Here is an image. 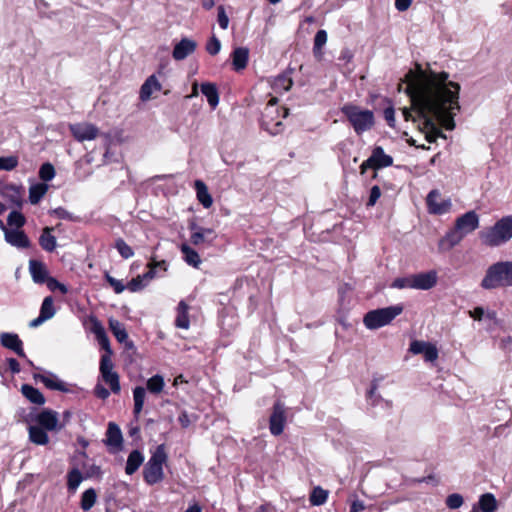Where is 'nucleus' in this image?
<instances>
[{
  "label": "nucleus",
  "instance_id": "nucleus-31",
  "mask_svg": "<svg viewBox=\"0 0 512 512\" xmlns=\"http://www.w3.org/2000/svg\"><path fill=\"white\" fill-rule=\"evenodd\" d=\"M52 230L53 228L50 227L44 228L39 238L40 246L47 252L54 251L57 245L56 238L52 235Z\"/></svg>",
  "mask_w": 512,
  "mask_h": 512
},
{
  "label": "nucleus",
  "instance_id": "nucleus-10",
  "mask_svg": "<svg viewBox=\"0 0 512 512\" xmlns=\"http://www.w3.org/2000/svg\"><path fill=\"white\" fill-rule=\"evenodd\" d=\"M114 364L108 357L100 359V374L103 381L109 385L111 392L118 394L121 390L119 375L113 370Z\"/></svg>",
  "mask_w": 512,
  "mask_h": 512
},
{
  "label": "nucleus",
  "instance_id": "nucleus-9",
  "mask_svg": "<svg viewBox=\"0 0 512 512\" xmlns=\"http://www.w3.org/2000/svg\"><path fill=\"white\" fill-rule=\"evenodd\" d=\"M428 212L434 215H443L451 211V199L442 197L439 190H431L426 197Z\"/></svg>",
  "mask_w": 512,
  "mask_h": 512
},
{
  "label": "nucleus",
  "instance_id": "nucleus-13",
  "mask_svg": "<svg viewBox=\"0 0 512 512\" xmlns=\"http://www.w3.org/2000/svg\"><path fill=\"white\" fill-rule=\"evenodd\" d=\"M37 425L47 431H59L63 425H59L58 413L51 409H44L36 416Z\"/></svg>",
  "mask_w": 512,
  "mask_h": 512
},
{
  "label": "nucleus",
  "instance_id": "nucleus-28",
  "mask_svg": "<svg viewBox=\"0 0 512 512\" xmlns=\"http://www.w3.org/2000/svg\"><path fill=\"white\" fill-rule=\"evenodd\" d=\"M194 187L198 201L203 205L204 208H210L213 204V199L208 191L206 184L201 180H196Z\"/></svg>",
  "mask_w": 512,
  "mask_h": 512
},
{
  "label": "nucleus",
  "instance_id": "nucleus-15",
  "mask_svg": "<svg viewBox=\"0 0 512 512\" xmlns=\"http://www.w3.org/2000/svg\"><path fill=\"white\" fill-rule=\"evenodd\" d=\"M1 345L15 352L19 357L26 358V354L23 349V342L19 338L18 334L11 332H3L0 334Z\"/></svg>",
  "mask_w": 512,
  "mask_h": 512
},
{
  "label": "nucleus",
  "instance_id": "nucleus-11",
  "mask_svg": "<svg viewBox=\"0 0 512 512\" xmlns=\"http://www.w3.org/2000/svg\"><path fill=\"white\" fill-rule=\"evenodd\" d=\"M72 136L78 142L91 141L98 137L100 131L97 126L89 122H79L69 125Z\"/></svg>",
  "mask_w": 512,
  "mask_h": 512
},
{
  "label": "nucleus",
  "instance_id": "nucleus-48",
  "mask_svg": "<svg viewBox=\"0 0 512 512\" xmlns=\"http://www.w3.org/2000/svg\"><path fill=\"white\" fill-rule=\"evenodd\" d=\"M115 248L124 259H129L134 255L133 249L121 238L116 240Z\"/></svg>",
  "mask_w": 512,
  "mask_h": 512
},
{
  "label": "nucleus",
  "instance_id": "nucleus-54",
  "mask_svg": "<svg viewBox=\"0 0 512 512\" xmlns=\"http://www.w3.org/2000/svg\"><path fill=\"white\" fill-rule=\"evenodd\" d=\"M99 345L101 346V348L105 351L104 354H102L101 356V359H104L106 357H108V359H112V349H111V346H110V341H109V338L107 337V335H104V336H101L97 339Z\"/></svg>",
  "mask_w": 512,
  "mask_h": 512
},
{
  "label": "nucleus",
  "instance_id": "nucleus-17",
  "mask_svg": "<svg viewBox=\"0 0 512 512\" xmlns=\"http://www.w3.org/2000/svg\"><path fill=\"white\" fill-rule=\"evenodd\" d=\"M416 290H429L437 284L438 275L435 270L413 274Z\"/></svg>",
  "mask_w": 512,
  "mask_h": 512
},
{
  "label": "nucleus",
  "instance_id": "nucleus-63",
  "mask_svg": "<svg viewBox=\"0 0 512 512\" xmlns=\"http://www.w3.org/2000/svg\"><path fill=\"white\" fill-rule=\"evenodd\" d=\"M218 23L222 29H227L228 24H229V19H228V16L226 15V12H225V9L223 6L218 7Z\"/></svg>",
  "mask_w": 512,
  "mask_h": 512
},
{
  "label": "nucleus",
  "instance_id": "nucleus-55",
  "mask_svg": "<svg viewBox=\"0 0 512 512\" xmlns=\"http://www.w3.org/2000/svg\"><path fill=\"white\" fill-rule=\"evenodd\" d=\"M429 342L414 340L410 343L409 351L413 354H423Z\"/></svg>",
  "mask_w": 512,
  "mask_h": 512
},
{
  "label": "nucleus",
  "instance_id": "nucleus-45",
  "mask_svg": "<svg viewBox=\"0 0 512 512\" xmlns=\"http://www.w3.org/2000/svg\"><path fill=\"white\" fill-rule=\"evenodd\" d=\"M83 480L82 474L78 469H72L68 473V489L71 491H75Z\"/></svg>",
  "mask_w": 512,
  "mask_h": 512
},
{
  "label": "nucleus",
  "instance_id": "nucleus-19",
  "mask_svg": "<svg viewBox=\"0 0 512 512\" xmlns=\"http://www.w3.org/2000/svg\"><path fill=\"white\" fill-rule=\"evenodd\" d=\"M196 47L197 44L194 40L183 38L174 46L172 56L177 61L184 60L196 50Z\"/></svg>",
  "mask_w": 512,
  "mask_h": 512
},
{
  "label": "nucleus",
  "instance_id": "nucleus-32",
  "mask_svg": "<svg viewBox=\"0 0 512 512\" xmlns=\"http://www.w3.org/2000/svg\"><path fill=\"white\" fill-rule=\"evenodd\" d=\"M180 250L183 254L184 261L194 268H198L201 264V258L199 254L192 249L188 244L184 243L180 246Z\"/></svg>",
  "mask_w": 512,
  "mask_h": 512
},
{
  "label": "nucleus",
  "instance_id": "nucleus-25",
  "mask_svg": "<svg viewBox=\"0 0 512 512\" xmlns=\"http://www.w3.org/2000/svg\"><path fill=\"white\" fill-rule=\"evenodd\" d=\"M144 460L145 457L141 451L137 449L131 451L126 461L125 473L127 475L134 474L143 464Z\"/></svg>",
  "mask_w": 512,
  "mask_h": 512
},
{
  "label": "nucleus",
  "instance_id": "nucleus-36",
  "mask_svg": "<svg viewBox=\"0 0 512 512\" xmlns=\"http://www.w3.org/2000/svg\"><path fill=\"white\" fill-rule=\"evenodd\" d=\"M145 396H146V391L142 386H137L134 388V390H133V399H134L133 412L136 416H138L143 409Z\"/></svg>",
  "mask_w": 512,
  "mask_h": 512
},
{
  "label": "nucleus",
  "instance_id": "nucleus-57",
  "mask_svg": "<svg viewBox=\"0 0 512 512\" xmlns=\"http://www.w3.org/2000/svg\"><path fill=\"white\" fill-rule=\"evenodd\" d=\"M221 49V43L218 38L213 36L210 41L207 43L206 50L211 55H216L219 53Z\"/></svg>",
  "mask_w": 512,
  "mask_h": 512
},
{
  "label": "nucleus",
  "instance_id": "nucleus-40",
  "mask_svg": "<svg viewBox=\"0 0 512 512\" xmlns=\"http://www.w3.org/2000/svg\"><path fill=\"white\" fill-rule=\"evenodd\" d=\"M292 84V79L283 74L274 79L272 87L276 92H287L291 88Z\"/></svg>",
  "mask_w": 512,
  "mask_h": 512
},
{
  "label": "nucleus",
  "instance_id": "nucleus-52",
  "mask_svg": "<svg viewBox=\"0 0 512 512\" xmlns=\"http://www.w3.org/2000/svg\"><path fill=\"white\" fill-rule=\"evenodd\" d=\"M47 287L50 291L59 290L63 295L68 293V288L66 285L60 283L54 277H49L46 280Z\"/></svg>",
  "mask_w": 512,
  "mask_h": 512
},
{
  "label": "nucleus",
  "instance_id": "nucleus-59",
  "mask_svg": "<svg viewBox=\"0 0 512 512\" xmlns=\"http://www.w3.org/2000/svg\"><path fill=\"white\" fill-rule=\"evenodd\" d=\"M146 286V283H142V279L137 276L128 282L126 288L131 292H136L143 289Z\"/></svg>",
  "mask_w": 512,
  "mask_h": 512
},
{
  "label": "nucleus",
  "instance_id": "nucleus-6",
  "mask_svg": "<svg viewBox=\"0 0 512 512\" xmlns=\"http://www.w3.org/2000/svg\"><path fill=\"white\" fill-rule=\"evenodd\" d=\"M167 459L168 455L166 453L165 445H158L144 466L143 477L147 484L154 485L163 480V465L167 462Z\"/></svg>",
  "mask_w": 512,
  "mask_h": 512
},
{
  "label": "nucleus",
  "instance_id": "nucleus-27",
  "mask_svg": "<svg viewBox=\"0 0 512 512\" xmlns=\"http://www.w3.org/2000/svg\"><path fill=\"white\" fill-rule=\"evenodd\" d=\"M21 393L27 400H29L33 404H36V405L45 404L46 400H45L44 395L40 392V390L33 387L32 385L23 384L21 386Z\"/></svg>",
  "mask_w": 512,
  "mask_h": 512
},
{
  "label": "nucleus",
  "instance_id": "nucleus-16",
  "mask_svg": "<svg viewBox=\"0 0 512 512\" xmlns=\"http://www.w3.org/2000/svg\"><path fill=\"white\" fill-rule=\"evenodd\" d=\"M33 378L37 382H41L46 388L50 390H56L61 392H69L67 384L60 380L57 375L47 372L44 374H34Z\"/></svg>",
  "mask_w": 512,
  "mask_h": 512
},
{
  "label": "nucleus",
  "instance_id": "nucleus-26",
  "mask_svg": "<svg viewBox=\"0 0 512 512\" xmlns=\"http://www.w3.org/2000/svg\"><path fill=\"white\" fill-rule=\"evenodd\" d=\"M249 59V50L246 47H238L232 52V64L235 71L246 68Z\"/></svg>",
  "mask_w": 512,
  "mask_h": 512
},
{
  "label": "nucleus",
  "instance_id": "nucleus-58",
  "mask_svg": "<svg viewBox=\"0 0 512 512\" xmlns=\"http://www.w3.org/2000/svg\"><path fill=\"white\" fill-rule=\"evenodd\" d=\"M106 280L110 284L111 287H113L115 293L120 294L125 290V286L122 283V281L117 280L116 278L110 276L109 274H106Z\"/></svg>",
  "mask_w": 512,
  "mask_h": 512
},
{
  "label": "nucleus",
  "instance_id": "nucleus-18",
  "mask_svg": "<svg viewBox=\"0 0 512 512\" xmlns=\"http://www.w3.org/2000/svg\"><path fill=\"white\" fill-rule=\"evenodd\" d=\"M23 186L15 184H6L0 187V194L12 205L21 206L23 197Z\"/></svg>",
  "mask_w": 512,
  "mask_h": 512
},
{
  "label": "nucleus",
  "instance_id": "nucleus-37",
  "mask_svg": "<svg viewBox=\"0 0 512 512\" xmlns=\"http://www.w3.org/2000/svg\"><path fill=\"white\" fill-rule=\"evenodd\" d=\"M109 327L118 342L123 343L128 340V334L124 326L117 320H110Z\"/></svg>",
  "mask_w": 512,
  "mask_h": 512
},
{
  "label": "nucleus",
  "instance_id": "nucleus-20",
  "mask_svg": "<svg viewBox=\"0 0 512 512\" xmlns=\"http://www.w3.org/2000/svg\"><path fill=\"white\" fill-rule=\"evenodd\" d=\"M369 164L374 165V169H381L390 167L393 165V158L385 154L384 149L381 146H376L372 150L371 156L368 158Z\"/></svg>",
  "mask_w": 512,
  "mask_h": 512
},
{
  "label": "nucleus",
  "instance_id": "nucleus-56",
  "mask_svg": "<svg viewBox=\"0 0 512 512\" xmlns=\"http://www.w3.org/2000/svg\"><path fill=\"white\" fill-rule=\"evenodd\" d=\"M424 359L428 362H434L438 358V350L435 345L429 344L423 352Z\"/></svg>",
  "mask_w": 512,
  "mask_h": 512
},
{
  "label": "nucleus",
  "instance_id": "nucleus-30",
  "mask_svg": "<svg viewBox=\"0 0 512 512\" xmlns=\"http://www.w3.org/2000/svg\"><path fill=\"white\" fill-rule=\"evenodd\" d=\"M189 307L185 301H180L177 307V317L175 320V325L181 329H188L190 326L189 316H188Z\"/></svg>",
  "mask_w": 512,
  "mask_h": 512
},
{
  "label": "nucleus",
  "instance_id": "nucleus-64",
  "mask_svg": "<svg viewBox=\"0 0 512 512\" xmlns=\"http://www.w3.org/2000/svg\"><path fill=\"white\" fill-rule=\"evenodd\" d=\"M92 332L95 334L96 339L106 335L103 325L97 319L92 321Z\"/></svg>",
  "mask_w": 512,
  "mask_h": 512
},
{
  "label": "nucleus",
  "instance_id": "nucleus-47",
  "mask_svg": "<svg viewBox=\"0 0 512 512\" xmlns=\"http://www.w3.org/2000/svg\"><path fill=\"white\" fill-rule=\"evenodd\" d=\"M55 174V168L49 162L42 164L39 169V177L45 182L51 181L55 177Z\"/></svg>",
  "mask_w": 512,
  "mask_h": 512
},
{
  "label": "nucleus",
  "instance_id": "nucleus-29",
  "mask_svg": "<svg viewBox=\"0 0 512 512\" xmlns=\"http://www.w3.org/2000/svg\"><path fill=\"white\" fill-rule=\"evenodd\" d=\"M29 440L36 445H46L49 442V436L46 429L38 426L31 425L28 428Z\"/></svg>",
  "mask_w": 512,
  "mask_h": 512
},
{
  "label": "nucleus",
  "instance_id": "nucleus-43",
  "mask_svg": "<svg viewBox=\"0 0 512 512\" xmlns=\"http://www.w3.org/2000/svg\"><path fill=\"white\" fill-rule=\"evenodd\" d=\"M165 386L164 379L161 375H154L147 381V389L154 394L160 393Z\"/></svg>",
  "mask_w": 512,
  "mask_h": 512
},
{
  "label": "nucleus",
  "instance_id": "nucleus-51",
  "mask_svg": "<svg viewBox=\"0 0 512 512\" xmlns=\"http://www.w3.org/2000/svg\"><path fill=\"white\" fill-rule=\"evenodd\" d=\"M384 379L383 376H375L373 377L371 381V387L368 391V398L373 400V404L376 403V399L380 398L379 395H377V389L379 387V383Z\"/></svg>",
  "mask_w": 512,
  "mask_h": 512
},
{
  "label": "nucleus",
  "instance_id": "nucleus-23",
  "mask_svg": "<svg viewBox=\"0 0 512 512\" xmlns=\"http://www.w3.org/2000/svg\"><path fill=\"white\" fill-rule=\"evenodd\" d=\"M162 88L160 82L155 75L149 76L140 88V99L143 102L148 101L152 94L156 91H160Z\"/></svg>",
  "mask_w": 512,
  "mask_h": 512
},
{
  "label": "nucleus",
  "instance_id": "nucleus-46",
  "mask_svg": "<svg viewBox=\"0 0 512 512\" xmlns=\"http://www.w3.org/2000/svg\"><path fill=\"white\" fill-rule=\"evenodd\" d=\"M18 166V157L11 155L7 157L0 156V171H12Z\"/></svg>",
  "mask_w": 512,
  "mask_h": 512
},
{
  "label": "nucleus",
  "instance_id": "nucleus-33",
  "mask_svg": "<svg viewBox=\"0 0 512 512\" xmlns=\"http://www.w3.org/2000/svg\"><path fill=\"white\" fill-rule=\"evenodd\" d=\"M201 92L207 98L209 105L215 108L219 103V94L217 87L212 83H203L201 85Z\"/></svg>",
  "mask_w": 512,
  "mask_h": 512
},
{
  "label": "nucleus",
  "instance_id": "nucleus-62",
  "mask_svg": "<svg viewBox=\"0 0 512 512\" xmlns=\"http://www.w3.org/2000/svg\"><path fill=\"white\" fill-rule=\"evenodd\" d=\"M380 196H381V190H380L379 186H377V185L373 186L370 190V195H369V199L367 202V206H374L376 204V202L378 201V199L380 198Z\"/></svg>",
  "mask_w": 512,
  "mask_h": 512
},
{
  "label": "nucleus",
  "instance_id": "nucleus-4",
  "mask_svg": "<svg viewBox=\"0 0 512 512\" xmlns=\"http://www.w3.org/2000/svg\"><path fill=\"white\" fill-rule=\"evenodd\" d=\"M480 286L485 290L512 286V261H500L486 270Z\"/></svg>",
  "mask_w": 512,
  "mask_h": 512
},
{
  "label": "nucleus",
  "instance_id": "nucleus-60",
  "mask_svg": "<svg viewBox=\"0 0 512 512\" xmlns=\"http://www.w3.org/2000/svg\"><path fill=\"white\" fill-rule=\"evenodd\" d=\"M148 267H149V270L147 271L148 277L152 280L156 275L155 269L157 267H160V268H163V270H166V262L164 260L153 261L148 264Z\"/></svg>",
  "mask_w": 512,
  "mask_h": 512
},
{
  "label": "nucleus",
  "instance_id": "nucleus-1",
  "mask_svg": "<svg viewBox=\"0 0 512 512\" xmlns=\"http://www.w3.org/2000/svg\"><path fill=\"white\" fill-rule=\"evenodd\" d=\"M448 78L446 72L415 74L411 70L405 76V93L410 97L411 108L402 109L403 117L418 123L430 143L438 137L445 138L437 123L447 130L455 128L454 116L460 110V85Z\"/></svg>",
  "mask_w": 512,
  "mask_h": 512
},
{
  "label": "nucleus",
  "instance_id": "nucleus-7",
  "mask_svg": "<svg viewBox=\"0 0 512 512\" xmlns=\"http://www.w3.org/2000/svg\"><path fill=\"white\" fill-rule=\"evenodd\" d=\"M403 305L397 304L385 308H379L367 312L363 318L365 327L369 330H376L390 324L403 312Z\"/></svg>",
  "mask_w": 512,
  "mask_h": 512
},
{
  "label": "nucleus",
  "instance_id": "nucleus-42",
  "mask_svg": "<svg viewBox=\"0 0 512 512\" xmlns=\"http://www.w3.org/2000/svg\"><path fill=\"white\" fill-rule=\"evenodd\" d=\"M328 492L321 487H315L310 495V502L312 505L320 506L327 501Z\"/></svg>",
  "mask_w": 512,
  "mask_h": 512
},
{
  "label": "nucleus",
  "instance_id": "nucleus-61",
  "mask_svg": "<svg viewBox=\"0 0 512 512\" xmlns=\"http://www.w3.org/2000/svg\"><path fill=\"white\" fill-rule=\"evenodd\" d=\"M384 119L386 120L387 124L391 127H395V110L393 106H389L384 109Z\"/></svg>",
  "mask_w": 512,
  "mask_h": 512
},
{
  "label": "nucleus",
  "instance_id": "nucleus-12",
  "mask_svg": "<svg viewBox=\"0 0 512 512\" xmlns=\"http://www.w3.org/2000/svg\"><path fill=\"white\" fill-rule=\"evenodd\" d=\"M285 422V407L281 402H276L269 420L271 434L274 436L280 435L284 430Z\"/></svg>",
  "mask_w": 512,
  "mask_h": 512
},
{
  "label": "nucleus",
  "instance_id": "nucleus-49",
  "mask_svg": "<svg viewBox=\"0 0 512 512\" xmlns=\"http://www.w3.org/2000/svg\"><path fill=\"white\" fill-rule=\"evenodd\" d=\"M7 223L9 226L19 229L25 224V217L18 211H12L8 215Z\"/></svg>",
  "mask_w": 512,
  "mask_h": 512
},
{
  "label": "nucleus",
  "instance_id": "nucleus-38",
  "mask_svg": "<svg viewBox=\"0 0 512 512\" xmlns=\"http://www.w3.org/2000/svg\"><path fill=\"white\" fill-rule=\"evenodd\" d=\"M327 42V32L325 30H318L314 37L313 53L315 57L321 58L322 48Z\"/></svg>",
  "mask_w": 512,
  "mask_h": 512
},
{
  "label": "nucleus",
  "instance_id": "nucleus-53",
  "mask_svg": "<svg viewBox=\"0 0 512 512\" xmlns=\"http://www.w3.org/2000/svg\"><path fill=\"white\" fill-rule=\"evenodd\" d=\"M50 213L52 215H55L59 219H63V220H69V221L74 222L79 219L77 216L73 215L72 213H70L69 211H67L66 209H64L62 207L55 208Z\"/></svg>",
  "mask_w": 512,
  "mask_h": 512
},
{
  "label": "nucleus",
  "instance_id": "nucleus-22",
  "mask_svg": "<svg viewBox=\"0 0 512 512\" xmlns=\"http://www.w3.org/2000/svg\"><path fill=\"white\" fill-rule=\"evenodd\" d=\"M29 272L37 284H43L49 278L46 266L38 260L29 261Z\"/></svg>",
  "mask_w": 512,
  "mask_h": 512
},
{
  "label": "nucleus",
  "instance_id": "nucleus-39",
  "mask_svg": "<svg viewBox=\"0 0 512 512\" xmlns=\"http://www.w3.org/2000/svg\"><path fill=\"white\" fill-rule=\"evenodd\" d=\"M56 313V309L54 307V300L51 296H47L44 298L41 307H40V315L45 317L46 320H49L54 317Z\"/></svg>",
  "mask_w": 512,
  "mask_h": 512
},
{
  "label": "nucleus",
  "instance_id": "nucleus-24",
  "mask_svg": "<svg viewBox=\"0 0 512 512\" xmlns=\"http://www.w3.org/2000/svg\"><path fill=\"white\" fill-rule=\"evenodd\" d=\"M5 240L12 246L18 248H27L30 245V241L25 233L18 229H10L6 231Z\"/></svg>",
  "mask_w": 512,
  "mask_h": 512
},
{
  "label": "nucleus",
  "instance_id": "nucleus-35",
  "mask_svg": "<svg viewBox=\"0 0 512 512\" xmlns=\"http://www.w3.org/2000/svg\"><path fill=\"white\" fill-rule=\"evenodd\" d=\"M478 505L482 512H494L497 509V500L492 493H485L480 496Z\"/></svg>",
  "mask_w": 512,
  "mask_h": 512
},
{
  "label": "nucleus",
  "instance_id": "nucleus-2",
  "mask_svg": "<svg viewBox=\"0 0 512 512\" xmlns=\"http://www.w3.org/2000/svg\"><path fill=\"white\" fill-rule=\"evenodd\" d=\"M479 224V215L474 210L464 213L456 219L453 229L448 231L439 241V248L442 250L452 249L454 246L458 245L466 235L475 231L479 227Z\"/></svg>",
  "mask_w": 512,
  "mask_h": 512
},
{
  "label": "nucleus",
  "instance_id": "nucleus-21",
  "mask_svg": "<svg viewBox=\"0 0 512 512\" xmlns=\"http://www.w3.org/2000/svg\"><path fill=\"white\" fill-rule=\"evenodd\" d=\"M105 444L108 447H113L116 449H121L123 444V436L120 427L114 423L109 422L107 431H106V440Z\"/></svg>",
  "mask_w": 512,
  "mask_h": 512
},
{
  "label": "nucleus",
  "instance_id": "nucleus-34",
  "mask_svg": "<svg viewBox=\"0 0 512 512\" xmlns=\"http://www.w3.org/2000/svg\"><path fill=\"white\" fill-rule=\"evenodd\" d=\"M48 191V185L45 183H37L31 185L29 188V201L31 204L35 205L39 203V201L44 197L46 192Z\"/></svg>",
  "mask_w": 512,
  "mask_h": 512
},
{
  "label": "nucleus",
  "instance_id": "nucleus-8",
  "mask_svg": "<svg viewBox=\"0 0 512 512\" xmlns=\"http://www.w3.org/2000/svg\"><path fill=\"white\" fill-rule=\"evenodd\" d=\"M288 115V110L283 108L282 114L277 106V99L272 98L262 113L261 127L271 135H277L283 130V119Z\"/></svg>",
  "mask_w": 512,
  "mask_h": 512
},
{
  "label": "nucleus",
  "instance_id": "nucleus-14",
  "mask_svg": "<svg viewBox=\"0 0 512 512\" xmlns=\"http://www.w3.org/2000/svg\"><path fill=\"white\" fill-rule=\"evenodd\" d=\"M190 228L193 231L190 240L195 246L211 245L216 238L215 231L211 228L199 227L196 224H192Z\"/></svg>",
  "mask_w": 512,
  "mask_h": 512
},
{
  "label": "nucleus",
  "instance_id": "nucleus-3",
  "mask_svg": "<svg viewBox=\"0 0 512 512\" xmlns=\"http://www.w3.org/2000/svg\"><path fill=\"white\" fill-rule=\"evenodd\" d=\"M479 238L487 247H500L512 239V215L504 216L479 232Z\"/></svg>",
  "mask_w": 512,
  "mask_h": 512
},
{
  "label": "nucleus",
  "instance_id": "nucleus-5",
  "mask_svg": "<svg viewBox=\"0 0 512 512\" xmlns=\"http://www.w3.org/2000/svg\"><path fill=\"white\" fill-rule=\"evenodd\" d=\"M350 125L357 135L371 130L375 124L374 113L371 110L363 109L353 104H345L341 108Z\"/></svg>",
  "mask_w": 512,
  "mask_h": 512
},
{
  "label": "nucleus",
  "instance_id": "nucleus-41",
  "mask_svg": "<svg viewBox=\"0 0 512 512\" xmlns=\"http://www.w3.org/2000/svg\"><path fill=\"white\" fill-rule=\"evenodd\" d=\"M96 498L97 494L93 488L85 490L81 497V508L84 511H89L94 506Z\"/></svg>",
  "mask_w": 512,
  "mask_h": 512
},
{
  "label": "nucleus",
  "instance_id": "nucleus-44",
  "mask_svg": "<svg viewBox=\"0 0 512 512\" xmlns=\"http://www.w3.org/2000/svg\"><path fill=\"white\" fill-rule=\"evenodd\" d=\"M391 287L396 289H415L413 274L406 277H399L394 279V281L391 284Z\"/></svg>",
  "mask_w": 512,
  "mask_h": 512
},
{
  "label": "nucleus",
  "instance_id": "nucleus-50",
  "mask_svg": "<svg viewBox=\"0 0 512 512\" xmlns=\"http://www.w3.org/2000/svg\"><path fill=\"white\" fill-rule=\"evenodd\" d=\"M463 503L464 499L462 495L458 493L450 494L446 498V505L450 509H458L463 505Z\"/></svg>",
  "mask_w": 512,
  "mask_h": 512
}]
</instances>
